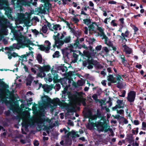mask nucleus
<instances>
[{
  "mask_svg": "<svg viewBox=\"0 0 146 146\" xmlns=\"http://www.w3.org/2000/svg\"><path fill=\"white\" fill-rule=\"evenodd\" d=\"M0 98L1 101L4 102L6 106H9L13 112H18L20 110H23L25 105L22 104L21 105V109L19 106H14V100L13 94L8 90L5 88V84L0 79Z\"/></svg>",
  "mask_w": 146,
  "mask_h": 146,
  "instance_id": "obj_1",
  "label": "nucleus"
},
{
  "mask_svg": "<svg viewBox=\"0 0 146 146\" xmlns=\"http://www.w3.org/2000/svg\"><path fill=\"white\" fill-rule=\"evenodd\" d=\"M45 122V119L44 116H36L31 119L29 113H27L23 117L22 125L23 127L27 129L29 126L32 127L36 124L43 126Z\"/></svg>",
  "mask_w": 146,
  "mask_h": 146,
  "instance_id": "obj_2",
  "label": "nucleus"
},
{
  "mask_svg": "<svg viewBox=\"0 0 146 146\" xmlns=\"http://www.w3.org/2000/svg\"><path fill=\"white\" fill-rule=\"evenodd\" d=\"M101 119L99 121L95 123L91 121L93 120L89 119V122L86 125V126L88 128L91 129L94 128L96 129L99 132H103L106 130L108 127V125L106 123V117L102 115H100Z\"/></svg>",
  "mask_w": 146,
  "mask_h": 146,
  "instance_id": "obj_3",
  "label": "nucleus"
},
{
  "mask_svg": "<svg viewBox=\"0 0 146 146\" xmlns=\"http://www.w3.org/2000/svg\"><path fill=\"white\" fill-rule=\"evenodd\" d=\"M56 35H54L53 38L55 40V44L53 46L54 48L55 46L57 48H60L64 44V43H68L70 42L71 37L70 36H66V33L63 31L60 33H57Z\"/></svg>",
  "mask_w": 146,
  "mask_h": 146,
  "instance_id": "obj_4",
  "label": "nucleus"
},
{
  "mask_svg": "<svg viewBox=\"0 0 146 146\" xmlns=\"http://www.w3.org/2000/svg\"><path fill=\"white\" fill-rule=\"evenodd\" d=\"M18 32L15 30L13 31V38L18 42V44H14L13 47L14 48L19 49L20 48H23L25 46H27L29 43V40L27 37L22 36L21 34L19 35L18 33L20 31L18 30Z\"/></svg>",
  "mask_w": 146,
  "mask_h": 146,
  "instance_id": "obj_5",
  "label": "nucleus"
},
{
  "mask_svg": "<svg viewBox=\"0 0 146 146\" xmlns=\"http://www.w3.org/2000/svg\"><path fill=\"white\" fill-rule=\"evenodd\" d=\"M42 100L43 104L42 109L44 110L46 109L49 103H51L53 105V107L52 108L56 107L57 105L61 106L62 104L58 98H56L52 100L48 96H46L42 97Z\"/></svg>",
  "mask_w": 146,
  "mask_h": 146,
  "instance_id": "obj_6",
  "label": "nucleus"
},
{
  "mask_svg": "<svg viewBox=\"0 0 146 146\" xmlns=\"http://www.w3.org/2000/svg\"><path fill=\"white\" fill-rule=\"evenodd\" d=\"M68 80L66 78H63L60 80V81L61 84L64 88V90L62 91V98L66 99L67 98H68L70 99V95L71 93L69 92H67L68 87L66 84V82Z\"/></svg>",
  "mask_w": 146,
  "mask_h": 146,
  "instance_id": "obj_7",
  "label": "nucleus"
},
{
  "mask_svg": "<svg viewBox=\"0 0 146 146\" xmlns=\"http://www.w3.org/2000/svg\"><path fill=\"white\" fill-rule=\"evenodd\" d=\"M108 81L112 83H117V87L120 88L121 86V84L123 79L121 75H118L116 76V80H115L113 75H110L108 76Z\"/></svg>",
  "mask_w": 146,
  "mask_h": 146,
  "instance_id": "obj_8",
  "label": "nucleus"
},
{
  "mask_svg": "<svg viewBox=\"0 0 146 146\" xmlns=\"http://www.w3.org/2000/svg\"><path fill=\"white\" fill-rule=\"evenodd\" d=\"M84 93L82 92H80L77 93V101L78 104L79 105L80 103H82L83 106H86V104L85 101L86 99L84 98Z\"/></svg>",
  "mask_w": 146,
  "mask_h": 146,
  "instance_id": "obj_9",
  "label": "nucleus"
},
{
  "mask_svg": "<svg viewBox=\"0 0 146 146\" xmlns=\"http://www.w3.org/2000/svg\"><path fill=\"white\" fill-rule=\"evenodd\" d=\"M45 46L43 45H38V48L41 51H44L48 53L50 48L51 43L48 40H46L45 41Z\"/></svg>",
  "mask_w": 146,
  "mask_h": 146,
  "instance_id": "obj_10",
  "label": "nucleus"
},
{
  "mask_svg": "<svg viewBox=\"0 0 146 146\" xmlns=\"http://www.w3.org/2000/svg\"><path fill=\"white\" fill-rule=\"evenodd\" d=\"M50 66L49 65L40 67L39 68V71L41 73H42L43 75H42L41 74V75H40V74H38V76L41 77L44 76H45V74L44 73V72H48L50 70Z\"/></svg>",
  "mask_w": 146,
  "mask_h": 146,
  "instance_id": "obj_11",
  "label": "nucleus"
},
{
  "mask_svg": "<svg viewBox=\"0 0 146 146\" xmlns=\"http://www.w3.org/2000/svg\"><path fill=\"white\" fill-rule=\"evenodd\" d=\"M85 117L88 118L89 119L95 120L97 119V116L96 115H92L91 110L90 109H88L86 110V112L85 113Z\"/></svg>",
  "mask_w": 146,
  "mask_h": 146,
  "instance_id": "obj_12",
  "label": "nucleus"
},
{
  "mask_svg": "<svg viewBox=\"0 0 146 146\" xmlns=\"http://www.w3.org/2000/svg\"><path fill=\"white\" fill-rule=\"evenodd\" d=\"M136 93L134 91H131L128 94L127 97V100L130 102H133L135 100Z\"/></svg>",
  "mask_w": 146,
  "mask_h": 146,
  "instance_id": "obj_13",
  "label": "nucleus"
},
{
  "mask_svg": "<svg viewBox=\"0 0 146 146\" xmlns=\"http://www.w3.org/2000/svg\"><path fill=\"white\" fill-rule=\"evenodd\" d=\"M117 104L112 108V110H115L117 108H123L124 107V103L123 100H117L116 101Z\"/></svg>",
  "mask_w": 146,
  "mask_h": 146,
  "instance_id": "obj_14",
  "label": "nucleus"
},
{
  "mask_svg": "<svg viewBox=\"0 0 146 146\" xmlns=\"http://www.w3.org/2000/svg\"><path fill=\"white\" fill-rule=\"evenodd\" d=\"M51 5L50 4L45 3L44 6H42L41 7L40 11L43 13H45L46 12H48L51 7Z\"/></svg>",
  "mask_w": 146,
  "mask_h": 146,
  "instance_id": "obj_15",
  "label": "nucleus"
},
{
  "mask_svg": "<svg viewBox=\"0 0 146 146\" xmlns=\"http://www.w3.org/2000/svg\"><path fill=\"white\" fill-rule=\"evenodd\" d=\"M96 26V23H93L88 27L89 28V31L90 34L93 35L96 33V29L95 28Z\"/></svg>",
  "mask_w": 146,
  "mask_h": 146,
  "instance_id": "obj_16",
  "label": "nucleus"
},
{
  "mask_svg": "<svg viewBox=\"0 0 146 146\" xmlns=\"http://www.w3.org/2000/svg\"><path fill=\"white\" fill-rule=\"evenodd\" d=\"M129 31L127 29L124 33H122L121 34V36L117 35V36L121 38L123 41H124L125 42L127 41V39L125 38V37H128L129 35Z\"/></svg>",
  "mask_w": 146,
  "mask_h": 146,
  "instance_id": "obj_17",
  "label": "nucleus"
},
{
  "mask_svg": "<svg viewBox=\"0 0 146 146\" xmlns=\"http://www.w3.org/2000/svg\"><path fill=\"white\" fill-rule=\"evenodd\" d=\"M84 54L85 56L87 57L88 58V60L90 61V63L94 65L96 64L97 62L96 61L94 60L93 59H91L90 60V56L89 53L88 51H84Z\"/></svg>",
  "mask_w": 146,
  "mask_h": 146,
  "instance_id": "obj_18",
  "label": "nucleus"
},
{
  "mask_svg": "<svg viewBox=\"0 0 146 146\" xmlns=\"http://www.w3.org/2000/svg\"><path fill=\"white\" fill-rule=\"evenodd\" d=\"M42 88H43L44 91L47 93H48L52 89V88L51 86L48 85H43L42 86Z\"/></svg>",
  "mask_w": 146,
  "mask_h": 146,
  "instance_id": "obj_19",
  "label": "nucleus"
},
{
  "mask_svg": "<svg viewBox=\"0 0 146 146\" xmlns=\"http://www.w3.org/2000/svg\"><path fill=\"white\" fill-rule=\"evenodd\" d=\"M123 50L126 53L130 54L131 53V49L126 45H123Z\"/></svg>",
  "mask_w": 146,
  "mask_h": 146,
  "instance_id": "obj_20",
  "label": "nucleus"
},
{
  "mask_svg": "<svg viewBox=\"0 0 146 146\" xmlns=\"http://www.w3.org/2000/svg\"><path fill=\"white\" fill-rule=\"evenodd\" d=\"M30 42L29 40V44H28L27 46H25V47L26 46L29 47V49L30 50V51L29 52H27L26 55L27 56H29L30 55H33V52L32 51V50H33V48L29 46V45L30 44Z\"/></svg>",
  "mask_w": 146,
  "mask_h": 146,
  "instance_id": "obj_21",
  "label": "nucleus"
},
{
  "mask_svg": "<svg viewBox=\"0 0 146 146\" xmlns=\"http://www.w3.org/2000/svg\"><path fill=\"white\" fill-rule=\"evenodd\" d=\"M119 56L120 57V58L121 60V62L123 64H126L127 63V60L125 59L124 55L122 54H120Z\"/></svg>",
  "mask_w": 146,
  "mask_h": 146,
  "instance_id": "obj_22",
  "label": "nucleus"
},
{
  "mask_svg": "<svg viewBox=\"0 0 146 146\" xmlns=\"http://www.w3.org/2000/svg\"><path fill=\"white\" fill-rule=\"evenodd\" d=\"M78 132L77 131L76 132L74 131H72L70 132V135L72 136V137H79V135L78 134Z\"/></svg>",
  "mask_w": 146,
  "mask_h": 146,
  "instance_id": "obj_23",
  "label": "nucleus"
},
{
  "mask_svg": "<svg viewBox=\"0 0 146 146\" xmlns=\"http://www.w3.org/2000/svg\"><path fill=\"white\" fill-rule=\"evenodd\" d=\"M61 28L60 25L59 24H56L53 25V31H60L61 30Z\"/></svg>",
  "mask_w": 146,
  "mask_h": 146,
  "instance_id": "obj_24",
  "label": "nucleus"
},
{
  "mask_svg": "<svg viewBox=\"0 0 146 146\" xmlns=\"http://www.w3.org/2000/svg\"><path fill=\"white\" fill-rule=\"evenodd\" d=\"M48 30V28L47 27V25H44L43 27H42L41 31L44 33H46Z\"/></svg>",
  "mask_w": 146,
  "mask_h": 146,
  "instance_id": "obj_25",
  "label": "nucleus"
},
{
  "mask_svg": "<svg viewBox=\"0 0 146 146\" xmlns=\"http://www.w3.org/2000/svg\"><path fill=\"white\" fill-rule=\"evenodd\" d=\"M37 59L39 64L42 63V56L40 54H37Z\"/></svg>",
  "mask_w": 146,
  "mask_h": 146,
  "instance_id": "obj_26",
  "label": "nucleus"
},
{
  "mask_svg": "<svg viewBox=\"0 0 146 146\" xmlns=\"http://www.w3.org/2000/svg\"><path fill=\"white\" fill-rule=\"evenodd\" d=\"M46 25L47 27H48L49 29L52 31H53V25H54L53 24L52 25L50 23L47 22Z\"/></svg>",
  "mask_w": 146,
  "mask_h": 146,
  "instance_id": "obj_27",
  "label": "nucleus"
},
{
  "mask_svg": "<svg viewBox=\"0 0 146 146\" xmlns=\"http://www.w3.org/2000/svg\"><path fill=\"white\" fill-rule=\"evenodd\" d=\"M51 73L53 75V79H56L57 78V74L56 71L54 70H52Z\"/></svg>",
  "mask_w": 146,
  "mask_h": 146,
  "instance_id": "obj_28",
  "label": "nucleus"
},
{
  "mask_svg": "<svg viewBox=\"0 0 146 146\" xmlns=\"http://www.w3.org/2000/svg\"><path fill=\"white\" fill-rule=\"evenodd\" d=\"M71 143V140L68 138L67 139L65 142V145L66 146H67L68 145H70Z\"/></svg>",
  "mask_w": 146,
  "mask_h": 146,
  "instance_id": "obj_29",
  "label": "nucleus"
},
{
  "mask_svg": "<svg viewBox=\"0 0 146 146\" xmlns=\"http://www.w3.org/2000/svg\"><path fill=\"white\" fill-rule=\"evenodd\" d=\"M79 42L78 40V39H77L75 41V42L74 44V45H72V48H77L79 45Z\"/></svg>",
  "mask_w": 146,
  "mask_h": 146,
  "instance_id": "obj_30",
  "label": "nucleus"
},
{
  "mask_svg": "<svg viewBox=\"0 0 146 146\" xmlns=\"http://www.w3.org/2000/svg\"><path fill=\"white\" fill-rule=\"evenodd\" d=\"M86 40L88 41L89 43H92L95 41V39L94 38H88Z\"/></svg>",
  "mask_w": 146,
  "mask_h": 146,
  "instance_id": "obj_31",
  "label": "nucleus"
},
{
  "mask_svg": "<svg viewBox=\"0 0 146 146\" xmlns=\"http://www.w3.org/2000/svg\"><path fill=\"white\" fill-rule=\"evenodd\" d=\"M83 21L84 23L87 25H88L91 22L90 20L88 19H84Z\"/></svg>",
  "mask_w": 146,
  "mask_h": 146,
  "instance_id": "obj_32",
  "label": "nucleus"
},
{
  "mask_svg": "<svg viewBox=\"0 0 146 146\" xmlns=\"http://www.w3.org/2000/svg\"><path fill=\"white\" fill-rule=\"evenodd\" d=\"M97 29L98 30L100 33H104V29L102 27H100L98 26H97Z\"/></svg>",
  "mask_w": 146,
  "mask_h": 146,
  "instance_id": "obj_33",
  "label": "nucleus"
},
{
  "mask_svg": "<svg viewBox=\"0 0 146 146\" xmlns=\"http://www.w3.org/2000/svg\"><path fill=\"white\" fill-rule=\"evenodd\" d=\"M84 83V82L83 80H79L77 82V85L78 86H82Z\"/></svg>",
  "mask_w": 146,
  "mask_h": 146,
  "instance_id": "obj_34",
  "label": "nucleus"
},
{
  "mask_svg": "<svg viewBox=\"0 0 146 146\" xmlns=\"http://www.w3.org/2000/svg\"><path fill=\"white\" fill-rule=\"evenodd\" d=\"M100 106H101L102 109H104V106H106V103L103 100H101L100 101Z\"/></svg>",
  "mask_w": 146,
  "mask_h": 146,
  "instance_id": "obj_35",
  "label": "nucleus"
},
{
  "mask_svg": "<svg viewBox=\"0 0 146 146\" xmlns=\"http://www.w3.org/2000/svg\"><path fill=\"white\" fill-rule=\"evenodd\" d=\"M48 80L49 82H51L52 80V78H53V77L50 74H48Z\"/></svg>",
  "mask_w": 146,
  "mask_h": 146,
  "instance_id": "obj_36",
  "label": "nucleus"
},
{
  "mask_svg": "<svg viewBox=\"0 0 146 146\" xmlns=\"http://www.w3.org/2000/svg\"><path fill=\"white\" fill-rule=\"evenodd\" d=\"M59 52L58 51H56L53 55V58L58 57L59 56Z\"/></svg>",
  "mask_w": 146,
  "mask_h": 146,
  "instance_id": "obj_37",
  "label": "nucleus"
},
{
  "mask_svg": "<svg viewBox=\"0 0 146 146\" xmlns=\"http://www.w3.org/2000/svg\"><path fill=\"white\" fill-rule=\"evenodd\" d=\"M73 57L75 58L73 62L75 63L78 60V55L74 53L73 54Z\"/></svg>",
  "mask_w": 146,
  "mask_h": 146,
  "instance_id": "obj_38",
  "label": "nucleus"
},
{
  "mask_svg": "<svg viewBox=\"0 0 146 146\" xmlns=\"http://www.w3.org/2000/svg\"><path fill=\"white\" fill-rule=\"evenodd\" d=\"M100 36L102 37L101 38L102 39H107V37L105 35V33H100Z\"/></svg>",
  "mask_w": 146,
  "mask_h": 146,
  "instance_id": "obj_39",
  "label": "nucleus"
},
{
  "mask_svg": "<svg viewBox=\"0 0 146 146\" xmlns=\"http://www.w3.org/2000/svg\"><path fill=\"white\" fill-rule=\"evenodd\" d=\"M72 20L76 24H77L79 21L78 19L75 17H73L72 19Z\"/></svg>",
  "mask_w": 146,
  "mask_h": 146,
  "instance_id": "obj_40",
  "label": "nucleus"
},
{
  "mask_svg": "<svg viewBox=\"0 0 146 146\" xmlns=\"http://www.w3.org/2000/svg\"><path fill=\"white\" fill-rule=\"evenodd\" d=\"M142 129L144 130H146V122H143L142 123Z\"/></svg>",
  "mask_w": 146,
  "mask_h": 146,
  "instance_id": "obj_41",
  "label": "nucleus"
},
{
  "mask_svg": "<svg viewBox=\"0 0 146 146\" xmlns=\"http://www.w3.org/2000/svg\"><path fill=\"white\" fill-rule=\"evenodd\" d=\"M117 113L120 115H123L124 113V111L123 110H117Z\"/></svg>",
  "mask_w": 146,
  "mask_h": 146,
  "instance_id": "obj_42",
  "label": "nucleus"
},
{
  "mask_svg": "<svg viewBox=\"0 0 146 146\" xmlns=\"http://www.w3.org/2000/svg\"><path fill=\"white\" fill-rule=\"evenodd\" d=\"M125 91L123 90L121 94L119 95V96L122 97H125Z\"/></svg>",
  "mask_w": 146,
  "mask_h": 146,
  "instance_id": "obj_43",
  "label": "nucleus"
},
{
  "mask_svg": "<svg viewBox=\"0 0 146 146\" xmlns=\"http://www.w3.org/2000/svg\"><path fill=\"white\" fill-rule=\"evenodd\" d=\"M32 32L35 35H37L39 33V32L35 29L32 30Z\"/></svg>",
  "mask_w": 146,
  "mask_h": 146,
  "instance_id": "obj_44",
  "label": "nucleus"
},
{
  "mask_svg": "<svg viewBox=\"0 0 146 146\" xmlns=\"http://www.w3.org/2000/svg\"><path fill=\"white\" fill-rule=\"evenodd\" d=\"M115 20H113L111 21V25L115 27L117 26V23H115Z\"/></svg>",
  "mask_w": 146,
  "mask_h": 146,
  "instance_id": "obj_45",
  "label": "nucleus"
},
{
  "mask_svg": "<svg viewBox=\"0 0 146 146\" xmlns=\"http://www.w3.org/2000/svg\"><path fill=\"white\" fill-rule=\"evenodd\" d=\"M84 31L85 34H88V28L87 27H84Z\"/></svg>",
  "mask_w": 146,
  "mask_h": 146,
  "instance_id": "obj_46",
  "label": "nucleus"
},
{
  "mask_svg": "<svg viewBox=\"0 0 146 146\" xmlns=\"http://www.w3.org/2000/svg\"><path fill=\"white\" fill-rule=\"evenodd\" d=\"M107 105H106L104 106V109H105L106 111V112H109L110 111L109 109L107 108Z\"/></svg>",
  "mask_w": 146,
  "mask_h": 146,
  "instance_id": "obj_47",
  "label": "nucleus"
},
{
  "mask_svg": "<svg viewBox=\"0 0 146 146\" xmlns=\"http://www.w3.org/2000/svg\"><path fill=\"white\" fill-rule=\"evenodd\" d=\"M121 118L122 119V120L123 122L125 124H127L128 123V121H127V119H125L123 117H122Z\"/></svg>",
  "mask_w": 146,
  "mask_h": 146,
  "instance_id": "obj_48",
  "label": "nucleus"
},
{
  "mask_svg": "<svg viewBox=\"0 0 146 146\" xmlns=\"http://www.w3.org/2000/svg\"><path fill=\"white\" fill-rule=\"evenodd\" d=\"M103 49L106 53H108L109 52V50L106 47H103Z\"/></svg>",
  "mask_w": 146,
  "mask_h": 146,
  "instance_id": "obj_49",
  "label": "nucleus"
},
{
  "mask_svg": "<svg viewBox=\"0 0 146 146\" xmlns=\"http://www.w3.org/2000/svg\"><path fill=\"white\" fill-rule=\"evenodd\" d=\"M102 46L101 45H99L97 46L96 47V50L98 51V50H101L102 48Z\"/></svg>",
  "mask_w": 146,
  "mask_h": 146,
  "instance_id": "obj_50",
  "label": "nucleus"
},
{
  "mask_svg": "<svg viewBox=\"0 0 146 146\" xmlns=\"http://www.w3.org/2000/svg\"><path fill=\"white\" fill-rule=\"evenodd\" d=\"M56 90H59L60 88V84H56Z\"/></svg>",
  "mask_w": 146,
  "mask_h": 146,
  "instance_id": "obj_51",
  "label": "nucleus"
},
{
  "mask_svg": "<svg viewBox=\"0 0 146 146\" xmlns=\"http://www.w3.org/2000/svg\"><path fill=\"white\" fill-rule=\"evenodd\" d=\"M92 97L96 101L97 100V96L96 95L94 94L92 96Z\"/></svg>",
  "mask_w": 146,
  "mask_h": 146,
  "instance_id": "obj_52",
  "label": "nucleus"
},
{
  "mask_svg": "<svg viewBox=\"0 0 146 146\" xmlns=\"http://www.w3.org/2000/svg\"><path fill=\"white\" fill-rule=\"evenodd\" d=\"M106 104H108V105H107L108 107H110L112 105V102L110 101H108L107 102Z\"/></svg>",
  "mask_w": 146,
  "mask_h": 146,
  "instance_id": "obj_53",
  "label": "nucleus"
},
{
  "mask_svg": "<svg viewBox=\"0 0 146 146\" xmlns=\"http://www.w3.org/2000/svg\"><path fill=\"white\" fill-rule=\"evenodd\" d=\"M13 46L12 47H6V49H8L9 50L11 51L13 50Z\"/></svg>",
  "mask_w": 146,
  "mask_h": 146,
  "instance_id": "obj_54",
  "label": "nucleus"
},
{
  "mask_svg": "<svg viewBox=\"0 0 146 146\" xmlns=\"http://www.w3.org/2000/svg\"><path fill=\"white\" fill-rule=\"evenodd\" d=\"M139 143H138L136 141H135V143H133L132 144V145L133 146H139Z\"/></svg>",
  "mask_w": 146,
  "mask_h": 146,
  "instance_id": "obj_55",
  "label": "nucleus"
},
{
  "mask_svg": "<svg viewBox=\"0 0 146 146\" xmlns=\"http://www.w3.org/2000/svg\"><path fill=\"white\" fill-rule=\"evenodd\" d=\"M70 12L72 15H74L75 16V15L74 14L75 11L74 10L72 9H70L69 10Z\"/></svg>",
  "mask_w": 146,
  "mask_h": 146,
  "instance_id": "obj_56",
  "label": "nucleus"
},
{
  "mask_svg": "<svg viewBox=\"0 0 146 146\" xmlns=\"http://www.w3.org/2000/svg\"><path fill=\"white\" fill-rule=\"evenodd\" d=\"M34 144L35 146H38L39 144L37 141H35L34 143Z\"/></svg>",
  "mask_w": 146,
  "mask_h": 146,
  "instance_id": "obj_57",
  "label": "nucleus"
},
{
  "mask_svg": "<svg viewBox=\"0 0 146 146\" xmlns=\"http://www.w3.org/2000/svg\"><path fill=\"white\" fill-rule=\"evenodd\" d=\"M75 106H74L71 109H70V111L71 112H74L75 111L76 109L75 108Z\"/></svg>",
  "mask_w": 146,
  "mask_h": 146,
  "instance_id": "obj_58",
  "label": "nucleus"
},
{
  "mask_svg": "<svg viewBox=\"0 0 146 146\" xmlns=\"http://www.w3.org/2000/svg\"><path fill=\"white\" fill-rule=\"evenodd\" d=\"M124 19L123 18H121L119 19L121 24L122 25L124 24Z\"/></svg>",
  "mask_w": 146,
  "mask_h": 146,
  "instance_id": "obj_59",
  "label": "nucleus"
},
{
  "mask_svg": "<svg viewBox=\"0 0 146 146\" xmlns=\"http://www.w3.org/2000/svg\"><path fill=\"white\" fill-rule=\"evenodd\" d=\"M108 3L109 4H116V2L114 1H110L108 2Z\"/></svg>",
  "mask_w": 146,
  "mask_h": 146,
  "instance_id": "obj_60",
  "label": "nucleus"
},
{
  "mask_svg": "<svg viewBox=\"0 0 146 146\" xmlns=\"http://www.w3.org/2000/svg\"><path fill=\"white\" fill-rule=\"evenodd\" d=\"M106 81L102 80L101 82V83L104 86H105L106 85Z\"/></svg>",
  "mask_w": 146,
  "mask_h": 146,
  "instance_id": "obj_61",
  "label": "nucleus"
},
{
  "mask_svg": "<svg viewBox=\"0 0 146 146\" xmlns=\"http://www.w3.org/2000/svg\"><path fill=\"white\" fill-rule=\"evenodd\" d=\"M89 4L90 6L91 7H94V4L93 3H92V1H89Z\"/></svg>",
  "mask_w": 146,
  "mask_h": 146,
  "instance_id": "obj_62",
  "label": "nucleus"
},
{
  "mask_svg": "<svg viewBox=\"0 0 146 146\" xmlns=\"http://www.w3.org/2000/svg\"><path fill=\"white\" fill-rule=\"evenodd\" d=\"M134 123L135 125H137L139 124V122L138 120H135L134 121Z\"/></svg>",
  "mask_w": 146,
  "mask_h": 146,
  "instance_id": "obj_63",
  "label": "nucleus"
},
{
  "mask_svg": "<svg viewBox=\"0 0 146 146\" xmlns=\"http://www.w3.org/2000/svg\"><path fill=\"white\" fill-rule=\"evenodd\" d=\"M133 29L134 30L135 32H136L138 30V28L135 26H133Z\"/></svg>",
  "mask_w": 146,
  "mask_h": 146,
  "instance_id": "obj_64",
  "label": "nucleus"
}]
</instances>
